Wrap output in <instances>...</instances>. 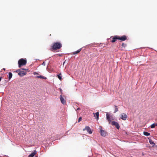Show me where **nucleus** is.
<instances>
[{
	"label": "nucleus",
	"mask_w": 157,
	"mask_h": 157,
	"mask_svg": "<svg viewBox=\"0 0 157 157\" xmlns=\"http://www.w3.org/2000/svg\"><path fill=\"white\" fill-rule=\"evenodd\" d=\"M85 130H86L89 133V134H91L92 133V132L90 128V127L89 126H86L85 128L83 129V130L85 131Z\"/></svg>",
	"instance_id": "6"
},
{
	"label": "nucleus",
	"mask_w": 157,
	"mask_h": 157,
	"mask_svg": "<svg viewBox=\"0 0 157 157\" xmlns=\"http://www.w3.org/2000/svg\"><path fill=\"white\" fill-rule=\"evenodd\" d=\"M111 124L115 126L118 129H119L120 128V126L119 124L114 121H113L111 122Z\"/></svg>",
	"instance_id": "3"
},
{
	"label": "nucleus",
	"mask_w": 157,
	"mask_h": 157,
	"mask_svg": "<svg viewBox=\"0 0 157 157\" xmlns=\"http://www.w3.org/2000/svg\"><path fill=\"white\" fill-rule=\"evenodd\" d=\"M115 111L114 112V113L117 112V111H118V109L117 106H116V105L115 106Z\"/></svg>",
	"instance_id": "21"
},
{
	"label": "nucleus",
	"mask_w": 157,
	"mask_h": 157,
	"mask_svg": "<svg viewBox=\"0 0 157 157\" xmlns=\"http://www.w3.org/2000/svg\"><path fill=\"white\" fill-rule=\"evenodd\" d=\"M60 99L61 103L63 104H64L66 103V101L65 100H64V98H63L61 95H60Z\"/></svg>",
	"instance_id": "10"
},
{
	"label": "nucleus",
	"mask_w": 157,
	"mask_h": 157,
	"mask_svg": "<svg viewBox=\"0 0 157 157\" xmlns=\"http://www.w3.org/2000/svg\"><path fill=\"white\" fill-rule=\"evenodd\" d=\"M22 70H25L26 71H29V69H28L22 68Z\"/></svg>",
	"instance_id": "25"
},
{
	"label": "nucleus",
	"mask_w": 157,
	"mask_h": 157,
	"mask_svg": "<svg viewBox=\"0 0 157 157\" xmlns=\"http://www.w3.org/2000/svg\"><path fill=\"white\" fill-rule=\"evenodd\" d=\"M42 65H44V66H45V63L44 62L43 63H42Z\"/></svg>",
	"instance_id": "26"
},
{
	"label": "nucleus",
	"mask_w": 157,
	"mask_h": 157,
	"mask_svg": "<svg viewBox=\"0 0 157 157\" xmlns=\"http://www.w3.org/2000/svg\"><path fill=\"white\" fill-rule=\"evenodd\" d=\"M94 117H96V119L97 120H98L99 119V113L98 112H97L95 113H94Z\"/></svg>",
	"instance_id": "13"
},
{
	"label": "nucleus",
	"mask_w": 157,
	"mask_h": 157,
	"mask_svg": "<svg viewBox=\"0 0 157 157\" xmlns=\"http://www.w3.org/2000/svg\"><path fill=\"white\" fill-rule=\"evenodd\" d=\"M33 74L35 75H38V74L36 72H34L33 73Z\"/></svg>",
	"instance_id": "28"
},
{
	"label": "nucleus",
	"mask_w": 157,
	"mask_h": 157,
	"mask_svg": "<svg viewBox=\"0 0 157 157\" xmlns=\"http://www.w3.org/2000/svg\"><path fill=\"white\" fill-rule=\"evenodd\" d=\"M36 150H35L29 155V157H33L36 154Z\"/></svg>",
	"instance_id": "12"
},
{
	"label": "nucleus",
	"mask_w": 157,
	"mask_h": 157,
	"mask_svg": "<svg viewBox=\"0 0 157 157\" xmlns=\"http://www.w3.org/2000/svg\"><path fill=\"white\" fill-rule=\"evenodd\" d=\"M21 69H18L17 70V71H16V72H17V73H19V72H20V71H21Z\"/></svg>",
	"instance_id": "23"
},
{
	"label": "nucleus",
	"mask_w": 157,
	"mask_h": 157,
	"mask_svg": "<svg viewBox=\"0 0 157 157\" xmlns=\"http://www.w3.org/2000/svg\"><path fill=\"white\" fill-rule=\"evenodd\" d=\"M56 56H62V55H61V54H56Z\"/></svg>",
	"instance_id": "27"
},
{
	"label": "nucleus",
	"mask_w": 157,
	"mask_h": 157,
	"mask_svg": "<svg viewBox=\"0 0 157 157\" xmlns=\"http://www.w3.org/2000/svg\"><path fill=\"white\" fill-rule=\"evenodd\" d=\"M3 70H5V68H3Z\"/></svg>",
	"instance_id": "30"
},
{
	"label": "nucleus",
	"mask_w": 157,
	"mask_h": 157,
	"mask_svg": "<svg viewBox=\"0 0 157 157\" xmlns=\"http://www.w3.org/2000/svg\"><path fill=\"white\" fill-rule=\"evenodd\" d=\"M110 39H112L111 41L112 43H114L116 42L117 40H118V36H111Z\"/></svg>",
	"instance_id": "5"
},
{
	"label": "nucleus",
	"mask_w": 157,
	"mask_h": 157,
	"mask_svg": "<svg viewBox=\"0 0 157 157\" xmlns=\"http://www.w3.org/2000/svg\"><path fill=\"white\" fill-rule=\"evenodd\" d=\"M149 142L151 144L155 145V144L151 139H149Z\"/></svg>",
	"instance_id": "19"
},
{
	"label": "nucleus",
	"mask_w": 157,
	"mask_h": 157,
	"mask_svg": "<svg viewBox=\"0 0 157 157\" xmlns=\"http://www.w3.org/2000/svg\"><path fill=\"white\" fill-rule=\"evenodd\" d=\"M121 46L122 47L125 48L126 46V44L123 43H122Z\"/></svg>",
	"instance_id": "22"
},
{
	"label": "nucleus",
	"mask_w": 157,
	"mask_h": 157,
	"mask_svg": "<svg viewBox=\"0 0 157 157\" xmlns=\"http://www.w3.org/2000/svg\"><path fill=\"white\" fill-rule=\"evenodd\" d=\"M82 48H80L78 49L77 51L74 52H73V54L75 55L79 53L81 50Z\"/></svg>",
	"instance_id": "14"
},
{
	"label": "nucleus",
	"mask_w": 157,
	"mask_h": 157,
	"mask_svg": "<svg viewBox=\"0 0 157 157\" xmlns=\"http://www.w3.org/2000/svg\"><path fill=\"white\" fill-rule=\"evenodd\" d=\"M21 70L19 72V73H18V75L21 76H23L26 74V71H25L24 70H22V68L21 69Z\"/></svg>",
	"instance_id": "7"
},
{
	"label": "nucleus",
	"mask_w": 157,
	"mask_h": 157,
	"mask_svg": "<svg viewBox=\"0 0 157 157\" xmlns=\"http://www.w3.org/2000/svg\"><path fill=\"white\" fill-rule=\"evenodd\" d=\"M82 117H80L78 119V122H80L81 120H82Z\"/></svg>",
	"instance_id": "24"
},
{
	"label": "nucleus",
	"mask_w": 157,
	"mask_h": 157,
	"mask_svg": "<svg viewBox=\"0 0 157 157\" xmlns=\"http://www.w3.org/2000/svg\"><path fill=\"white\" fill-rule=\"evenodd\" d=\"M27 61L26 59H20L18 62L19 67L20 68L21 66L25 65Z\"/></svg>",
	"instance_id": "2"
},
{
	"label": "nucleus",
	"mask_w": 157,
	"mask_h": 157,
	"mask_svg": "<svg viewBox=\"0 0 157 157\" xmlns=\"http://www.w3.org/2000/svg\"><path fill=\"white\" fill-rule=\"evenodd\" d=\"M144 134L146 136H148L150 135V133L146 132H144Z\"/></svg>",
	"instance_id": "20"
},
{
	"label": "nucleus",
	"mask_w": 157,
	"mask_h": 157,
	"mask_svg": "<svg viewBox=\"0 0 157 157\" xmlns=\"http://www.w3.org/2000/svg\"><path fill=\"white\" fill-rule=\"evenodd\" d=\"M118 40H120L121 41H124L127 39V36L125 35L122 36H118Z\"/></svg>",
	"instance_id": "4"
},
{
	"label": "nucleus",
	"mask_w": 157,
	"mask_h": 157,
	"mask_svg": "<svg viewBox=\"0 0 157 157\" xmlns=\"http://www.w3.org/2000/svg\"><path fill=\"white\" fill-rule=\"evenodd\" d=\"M57 77L60 80H61L62 79V76H61V74L60 73L59 75H57Z\"/></svg>",
	"instance_id": "16"
},
{
	"label": "nucleus",
	"mask_w": 157,
	"mask_h": 157,
	"mask_svg": "<svg viewBox=\"0 0 157 157\" xmlns=\"http://www.w3.org/2000/svg\"><path fill=\"white\" fill-rule=\"evenodd\" d=\"M12 74L11 72H9V77L8 78L9 80H10L12 77Z\"/></svg>",
	"instance_id": "18"
},
{
	"label": "nucleus",
	"mask_w": 157,
	"mask_h": 157,
	"mask_svg": "<svg viewBox=\"0 0 157 157\" xmlns=\"http://www.w3.org/2000/svg\"><path fill=\"white\" fill-rule=\"evenodd\" d=\"M157 126V124H156L155 123H154V124H151L150 126V127L151 128H155L156 126Z\"/></svg>",
	"instance_id": "17"
},
{
	"label": "nucleus",
	"mask_w": 157,
	"mask_h": 157,
	"mask_svg": "<svg viewBox=\"0 0 157 157\" xmlns=\"http://www.w3.org/2000/svg\"><path fill=\"white\" fill-rule=\"evenodd\" d=\"M100 133L101 135L103 136H106V132L102 129L101 130Z\"/></svg>",
	"instance_id": "11"
},
{
	"label": "nucleus",
	"mask_w": 157,
	"mask_h": 157,
	"mask_svg": "<svg viewBox=\"0 0 157 157\" xmlns=\"http://www.w3.org/2000/svg\"><path fill=\"white\" fill-rule=\"evenodd\" d=\"M62 47V44L60 42H55L53 43L51 46L50 50L54 52L55 50L60 49Z\"/></svg>",
	"instance_id": "1"
},
{
	"label": "nucleus",
	"mask_w": 157,
	"mask_h": 157,
	"mask_svg": "<svg viewBox=\"0 0 157 157\" xmlns=\"http://www.w3.org/2000/svg\"><path fill=\"white\" fill-rule=\"evenodd\" d=\"M36 77L37 78H38L44 79H46L47 78L46 77H44L43 75H40V76H37Z\"/></svg>",
	"instance_id": "15"
},
{
	"label": "nucleus",
	"mask_w": 157,
	"mask_h": 157,
	"mask_svg": "<svg viewBox=\"0 0 157 157\" xmlns=\"http://www.w3.org/2000/svg\"><path fill=\"white\" fill-rule=\"evenodd\" d=\"M106 118L109 124L111 123V122L112 121V117L110 116L109 114L108 113H107L106 114Z\"/></svg>",
	"instance_id": "8"
},
{
	"label": "nucleus",
	"mask_w": 157,
	"mask_h": 157,
	"mask_svg": "<svg viewBox=\"0 0 157 157\" xmlns=\"http://www.w3.org/2000/svg\"><path fill=\"white\" fill-rule=\"evenodd\" d=\"M121 118L123 120L125 121L127 118V116L126 114L123 113L121 114Z\"/></svg>",
	"instance_id": "9"
},
{
	"label": "nucleus",
	"mask_w": 157,
	"mask_h": 157,
	"mask_svg": "<svg viewBox=\"0 0 157 157\" xmlns=\"http://www.w3.org/2000/svg\"><path fill=\"white\" fill-rule=\"evenodd\" d=\"M80 109L79 108H78L77 109V110H80Z\"/></svg>",
	"instance_id": "29"
}]
</instances>
